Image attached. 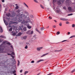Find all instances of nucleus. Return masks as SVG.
<instances>
[{"label":"nucleus","mask_w":75,"mask_h":75,"mask_svg":"<svg viewBox=\"0 0 75 75\" xmlns=\"http://www.w3.org/2000/svg\"><path fill=\"white\" fill-rule=\"evenodd\" d=\"M17 33H18L17 32H16L15 33V32L12 31L11 32V34L13 36L16 35V34H17Z\"/></svg>","instance_id":"obj_7"},{"label":"nucleus","mask_w":75,"mask_h":75,"mask_svg":"<svg viewBox=\"0 0 75 75\" xmlns=\"http://www.w3.org/2000/svg\"><path fill=\"white\" fill-rule=\"evenodd\" d=\"M56 13H59V12H60V10H57L56 11Z\"/></svg>","instance_id":"obj_30"},{"label":"nucleus","mask_w":75,"mask_h":75,"mask_svg":"<svg viewBox=\"0 0 75 75\" xmlns=\"http://www.w3.org/2000/svg\"><path fill=\"white\" fill-rule=\"evenodd\" d=\"M59 26H62V23H61V22H60V23H59Z\"/></svg>","instance_id":"obj_41"},{"label":"nucleus","mask_w":75,"mask_h":75,"mask_svg":"<svg viewBox=\"0 0 75 75\" xmlns=\"http://www.w3.org/2000/svg\"><path fill=\"white\" fill-rule=\"evenodd\" d=\"M28 71H26L25 72L24 74L25 75H26V74H28Z\"/></svg>","instance_id":"obj_26"},{"label":"nucleus","mask_w":75,"mask_h":75,"mask_svg":"<svg viewBox=\"0 0 75 75\" xmlns=\"http://www.w3.org/2000/svg\"><path fill=\"white\" fill-rule=\"evenodd\" d=\"M18 29L19 30H22V29H21V27H20V28H19L18 29V28H17V29L18 30Z\"/></svg>","instance_id":"obj_44"},{"label":"nucleus","mask_w":75,"mask_h":75,"mask_svg":"<svg viewBox=\"0 0 75 75\" xmlns=\"http://www.w3.org/2000/svg\"><path fill=\"white\" fill-rule=\"evenodd\" d=\"M14 75H16V74H15Z\"/></svg>","instance_id":"obj_64"},{"label":"nucleus","mask_w":75,"mask_h":75,"mask_svg":"<svg viewBox=\"0 0 75 75\" xmlns=\"http://www.w3.org/2000/svg\"><path fill=\"white\" fill-rule=\"evenodd\" d=\"M40 6L41 7V8H44V6H43L42 5H40Z\"/></svg>","instance_id":"obj_33"},{"label":"nucleus","mask_w":75,"mask_h":75,"mask_svg":"<svg viewBox=\"0 0 75 75\" xmlns=\"http://www.w3.org/2000/svg\"><path fill=\"white\" fill-rule=\"evenodd\" d=\"M25 49H27L28 48V47L27 45L25 47Z\"/></svg>","instance_id":"obj_45"},{"label":"nucleus","mask_w":75,"mask_h":75,"mask_svg":"<svg viewBox=\"0 0 75 75\" xmlns=\"http://www.w3.org/2000/svg\"><path fill=\"white\" fill-rule=\"evenodd\" d=\"M68 9L70 11H71V7H69L68 8Z\"/></svg>","instance_id":"obj_31"},{"label":"nucleus","mask_w":75,"mask_h":75,"mask_svg":"<svg viewBox=\"0 0 75 75\" xmlns=\"http://www.w3.org/2000/svg\"><path fill=\"white\" fill-rule=\"evenodd\" d=\"M19 22H21L22 24H24L25 25H27V23H28V21H24V20L23 19H20L18 20Z\"/></svg>","instance_id":"obj_3"},{"label":"nucleus","mask_w":75,"mask_h":75,"mask_svg":"<svg viewBox=\"0 0 75 75\" xmlns=\"http://www.w3.org/2000/svg\"><path fill=\"white\" fill-rule=\"evenodd\" d=\"M43 47H37V51H40L41 49H42V48Z\"/></svg>","instance_id":"obj_13"},{"label":"nucleus","mask_w":75,"mask_h":75,"mask_svg":"<svg viewBox=\"0 0 75 75\" xmlns=\"http://www.w3.org/2000/svg\"><path fill=\"white\" fill-rule=\"evenodd\" d=\"M35 30L36 31H38V32H39V33H41V32H40L38 30V28H35Z\"/></svg>","instance_id":"obj_25"},{"label":"nucleus","mask_w":75,"mask_h":75,"mask_svg":"<svg viewBox=\"0 0 75 75\" xmlns=\"http://www.w3.org/2000/svg\"><path fill=\"white\" fill-rule=\"evenodd\" d=\"M21 40H26V38H27V36H25L23 37H22L21 38Z\"/></svg>","instance_id":"obj_12"},{"label":"nucleus","mask_w":75,"mask_h":75,"mask_svg":"<svg viewBox=\"0 0 75 75\" xmlns=\"http://www.w3.org/2000/svg\"><path fill=\"white\" fill-rule=\"evenodd\" d=\"M12 28H11L9 30V31H12Z\"/></svg>","instance_id":"obj_39"},{"label":"nucleus","mask_w":75,"mask_h":75,"mask_svg":"<svg viewBox=\"0 0 75 75\" xmlns=\"http://www.w3.org/2000/svg\"><path fill=\"white\" fill-rule=\"evenodd\" d=\"M74 37H75V35H73L71 36L69 38H73Z\"/></svg>","instance_id":"obj_23"},{"label":"nucleus","mask_w":75,"mask_h":75,"mask_svg":"<svg viewBox=\"0 0 75 75\" xmlns=\"http://www.w3.org/2000/svg\"><path fill=\"white\" fill-rule=\"evenodd\" d=\"M23 30L25 31H26V30H27V28H26V27L24 28H23Z\"/></svg>","instance_id":"obj_28"},{"label":"nucleus","mask_w":75,"mask_h":75,"mask_svg":"<svg viewBox=\"0 0 75 75\" xmlns=\"http://www.w3.org/2000/svg\"><path fill=\"white\" fill-rule=\"evenodd\" d=\"M15 8L16 9V10H17V9H18V6H16V7H15Z\"/></svg>","instance_id":"obj_34"},{"label":"nucleus","mask_w":75,"mask_h":75,"mask_svg":"<svg viewBox=\"0 0 75 75\" xmlns=\"http://www.w3.org/2000/svg\"><path fill=\"white\" fill-rule=\"evenodd\" d=\"M63 8H64V9H65V10H66V7H63Z\"/></svg>","instance_id":"obj_55"},{"label":"nucleus","mask_w":75,"mask_h":75,"mask_svg":"<svg viewBox=\"0 0 75 75\" xmlns=\"http://www.w3.org/2000/svg\"><path fill=\"white\" fill-rule=\"evenodd\" d=\"M53 28H55V27H56V26H55V25H54L53 26Z\"/></svg>","instance_id":"obj_51"},{"label":"nucleus","mask_w":75,"mask_h":75,"mask_svg":"<svg viewBox=\"0 0 75 75\" xmlns=\"http://www.w3.org/2000/svg\"><path fill=\"white\" fill-rule=\"evenodd\" d=\"M44 61V59H41L38 60V61H37L36 62L37 63H38V62H41V61Z\"/></svg>","instance_id":"obj_15"},{"label":"nucleus","mask_w":75,"mask_h":75,"mask_svg":"<svg viewBox=\"0 0 75 75\" xmlns=\"http://www.w3.org/2000/svg\"><path fill=\"white\" fill-rule=\"evenodd\" d=\"M54 21L55 22V23H57V21L56 20H55Z\"/></svg>","instance_id":"obj_59"},{"label":"nucleus","mask_w":75,"mask_h":75,"mask_svg":"<svg viewBox=\"0 0 75 75\" xmlns=\"http://www.w3.org/2000/svg\"><path fill=\"white\" fill-rule=\"evenodd\" d=\"M24 13V14H21L20 15L19 18H18L19 19L20 18H26L27 17V16H28V13L26 11H24L23 12H21L22 14Z\"/></svg>","instance_id":"obj_1"},{"label":"nucleus","mask_w":75,"mask_h":75,"mask_svg":"<svg viewBox=\"0 0 75 75\" xmlns=\"http://www.w3.org/2000/svg\"><path fill=\"white\" fill-rule=\"evenodd\" d=\"M1 10V7H0V11Z\"/></svg>","instance_id":"obj_63"},{"label":"nucleus","mask_w":75,"mask_h":75,"mask_svg":"<svg viewBox=\"0 0 75 75\" xmlns=\"http://www.w3.org/2000/svg\"><path fill=\"white\" fill-rule=\"evenodd\" d=\"M49 28V26H48L47 28Z\"/></svg>","instance_id":"obj_62"},{"label":"nucleus","mask_w":75,"mask_h":75,"mask_svg":"<svg viewBox=\"0 0 75 75\" xmlns=\"http://www.w3.org/2000/svg\"><path fill=\"white\" fill-rule=\"evenodd\" d=\"M6 45H7V46H8V45H10V43H7Z\"/></svg>","instance_id":"obj_29"},{"label":"nucleus","mask_w":75,"mask_h":75,"mask_svg":"<svg viewBox=\"0 0 75 75\" xmlns=\"http://www.w3.org/2000/svg\"><path fill=\"white\" fill-rule=\"evenodd\" d=\"M20 11H20V10L19 9H18L16 11V13H17V14H18L19 18L20 17V16L21 14L20 13Z\"/></svg>","instance_id":"obj_10"},{"label":"nucleus","mask_w":75,"mask_h":75,"mask_svg":"<svg viewBox=\"0 0 75 75\" xmlns=\"http://www.w3.org/2000/svg\"><path fill=\"white\" fill-rule=\"evenodd\" d=\"M31 63H34V61L33 60H32L31 62Z\"/></svg>","instance_id":"obj_49"},{"label":"nucleus","mask_w":75,"mask_h":75,"mask_svg":"<svg viewBox=\"0 0 75 75\" xmlns=\"http://www.w3.org/2000/svg\"><path fill=\"white\" fill-rule=\"evenodd\" d=\"M4 47L3 46V45H1L0 46V52L1 53H3V49H4Z\"/></svg>","instance_id":"obj_4"},{"label":"nucleus","mask_w":75,"mask_h":75,"mask_svg":"<svg viewBox=\"0 0 75 75\" xmlns=\"http://www.w3.org/2000/svg\"><path fill=\"white\" fill-rule=\"evenodd\" d=\"M6 16H7V17H11V16H10V13H8L6 14Z\"/></svg>","instance_id":"obj_14"},{"label":"nucleus","mask_w":75,"mask_h":75,"mask_svg":"<svg viewBox=\"0 0 75 75\" xmlns=\"http://www.w3.org/2000/svg\"><path fill=\"white\" fill-rule=\"evenodd\" d=\"M2 2H4V0H2Z\"/></svg>","instance_id":"obj_57"},{"label":"nucleus","mask_w":75,"mask_h":75,"mask_svg":"<svg viewBox=\"0 0 75 75\" xmlns=\"http://www.w3.org/2000/svg\"><path fill=\"white\" fill-rule=\"evenodd\" d=\"M66 23L67 24H69V22L68 21H66Z\"/></svg>","instance_id":"obj_43"},{"label":"nucleus","mask_w":75,"mask_h":75,"mask_svg":"<svg viewBox=\"0 0 75 75\" xmlns=\"http://www.w3.org/2000/svg\"><path fill=\"white\" fill-rule=\"evenodd\" d=\"M26 44H27V45H28V44H29V43H26Z\"/></svg>","instance_id":"obj_61"},{"label":"nucleus","mask_w":75,"mask_h":75,"mask_svg":"<svg viewBox=\"0 0 75 75\" xmlns=\"http://www.w3.org/2000/svg\"><path fill=\"white\" fill-rule=\"evenodd\" d=\"M27 27L28 28H29V29H30L31 28V26H30V25H29V24H28Z\"/></svg>","instance_id":"obj_16"},{"label":"nucleus","mask_w":75,"mask_h":75,"mask_svg":"<svg viewBox=\"0 0 75 75\" xmlns=\"http://www.w3.org/2000/svg\"><path fill=\"white\" fill-rule=\"evenodd\" d=\"M30 17L31 18H34V16H33L32 15H31L30 16Z\"/></svg>","instance_id":"obj_37"},{"label":"nucleus","mask_w":75,"mask_h":75,"mask_svg":"<svg viewBox=\"0 0 75 75\" xmlns=\"http://www.w3.org/2000/svg\"><path fill=\"white\" fill-rule=\"evenodd\" d=\"M21 35H22V33H18L17 35V36H20Z\"/></svg>","instance_id":"obj_20"},{"label":"nucleus","mask_w":75,"mask_h":75,"mask_svg":"<svg viewBox=\"0 0 75 75\" xmlns=\"http://www.w3.org/2000/svg\"><path fill=\"white\" fill-rule=\"evenodd\" d=\"M7 54L8 55H11V57H12V58H14V56H13V55H15V53H14V52H12L11 54H10L9 53H8ZM11 54H12V55Z\"/></svg>","instance_id":"obj_8"},{"label":"nucleus","mask_w":75,"mask_h":75,"mask_svg":"<svg viewBox=\"0 0 75 75\" xmlns=\"http://www.w3.org/2000/svg\"><path fill=\"white\" fill-rule=\"evenodd\" d=\"M61 20L62 21H73L72 19L68 20L67 19H61Z\"/></svg>","instance_id":"obj_11"},{"label":"nucleus","mask_w":75,"mask_h":75,"mask_svg":"<svg viewBox=\"0 0 75 75\" xmlns=\"http://www.w3.org/2000/svg\"><path fill=\"white\" fill-rule=\"evenodd\" d=\"M11 47L12 49V51H13V46H11Z\"/></svg>","instance_id":"obj_50"},{"label":"nucleus","mask_w":75,"mask_h":75,"mask_svg":"<svg viewBox=\"0 0 75 75\" xmlns=\"http://www.w3.org/2000/svg\"><path fill=\"white\" fill-rule=\"evenodd\" d=\"M16 70L14 71H13V74H15V73H16Z\"/></svg>","instance_id":"obj_47"},{"label":"nucleus","mask_w":75,"mask_h":75,"mask_svg":"<svg viewBox=\"0 0 75 75\" xmlns=\"http://www.w3.org/2000/svg\"><path fill=\"white\" fill-rule=\"evenodd\" d=\"M2 40H1L0 39V42H2Z\"/></svg>","instance_id":"obj_60"},{"label":"nucleus","mask_w":75,"mask_h":75,"mask_svg":"<svg viewBox=\"0 0 75 75\" xmlns=\"http://www.w3.org/2000/svg\"><path fill=\"white\" fill-rule=\"evenodd\" d=\"M0 31L1 33H2V32L3 31V29H2V28L1 26H0Z\"/></svg>","instance_id":"obj_17"},{"label":"nucleus","mask_w":75,"mask_h":75,"mask_svg":"<svg viewBox=\"0 0 75 75\" xmlns=\"http://www.w3.org/2000/svg\"><path fill=\"white\" fill-rule=\"evenodd\" d=\"M18 64L17 65L18 66H19V65H20V62L18 60Z\"/></svg>","instance_id":"obj_46"},{"label":"nucleus","mask_w":75,"mask_h":75,"mask_svg":"<svg viewBox=\"0 0 75 75\" xmlns=\"http://www.w3.org/2000/svg\"><path fill=\"white\" fill-rule=\"evenodd\" d=\"M3 19H10V18H7L6 17H4V16H3Z\"/></svg>","instance_id":"obj_22"},{"label":"nucleus","mask_w":75,"mask_h":75,"mask_svg":"<svg viewBox=\"0 0 75 75\" xmlns=\"http://www.w3.org/2000/svg\"><path fill=\"white\" fill-rule=\"evenodd\" d=\"M22 71H23V70H21L20 71V72H21V73L22 72Z\"/></svg>","instance_id":"obj_56"},{"label":"nucleus","mask_w":75,"mask_h":75,"mask_svg":"<svg viewBox=\"0 0 75 75\" xmlns=\"http://www.w3.org/2000/svg\"><path fill=\"white\" fill-rule=\"evenodd\" d=\"M75 27V25L74 24H73L72 25V27L74 28Z\"/></svg>","instance_id":"obj_32"},{"label":"nucleus","mask_w":75,"mask_h":75,"mask_svg":"<svg viewBox=\"0 0 75 75\" xmlns=\"http://www.w3.org/2000/svg\"><path fill=\"white\" fill-rule=\"evenodd\" d=\"M44 29H45V28H41V31H42V30H44Z\"/></svg>","instance_id":"obj_40"},{"label":"nucleus","mask_w":75,"mask_h":75,"mask_svg":"<svg viewBox=\"0 0 75 75\" xmlns=\"http://www.w3.org/2000/svg\"><path fill=\"white\" fill-rule=\"evenodd\" d=\"M23 4H24V5L25 6H26V7L27 8H28V5H27V4H25V3L24 2Z\"/></svg>","instance_id":"obj_18"},{"label":"nucleus","mask_w":75,"mask_h":75,"mask_svg":"<svg viewBox=\"0 0 75 75\" xmlns=\"http://www.w3.org/2000/svg\"><path fill=\"white\" fill-rule=\"evenodd\" d=\"M4 23H5V25L7 26V25H8V23L9 22V21H7L6 20V19H4Z\"/></svg>","instance_id":"obj_9"},{"label":"nucleus","mask_w":75,"mask_h":75,"mask_svg":"<svg viewBox=\"0 0 75 75\" xmlns=\"http://www.w3.org/2000/svg\"><path fill=\"white\" fill-rule=\"evenodd\" d=\"M66 3L67 6H69L70 3H71V1L70 0H67L66 1Z\"/></svg>","instance_id":"obj_6"},{"label":"nucleus","mask_w":75,"mask_h":75,"mask_svg":"<svg viewBox=\"0 0 75 75\" xmlns=\"http://www.w3.org/2000/svg\"><path fill=\"white\" fill-rule=\"evenodd\" d=\"M47 54H48V53H47L45 54H44L41 56V57H44V56H45V55H47Z\"/></svg>","instance_id":"obj_19"},{"label":"nucleus","mask_w":75,"mask_h":75,"mask_svg":"<svg viewBox=\"0 0 75 75\" xmlns=\"http://www.w3.org/2000/svg\"><path fill=\"white\" fill-rule=\"evenodd\" d=\"M12 24H13V22L12 21H10L9 22V25H11Z\"/></svg>","instance_id":"obj_24"},{"label":"nucleus","mask_w":75,"mask_h":75,"mask_svg":"<svg viewBox=\"0 0 75 75\" xmlns=\"http://www.w3.org/2000/svg\"><path fill=\"white\" fill-rule=\"evenodd\" d=\"M34 33L33 30H29L28 32H26V33L29 35H30V34H33Z\"/></svg>","instance_id":"obj_5"},{"label":"nucleus","mask_w":75,"mask_h":75,"mask_svg":"<svg viewBox=\"0 0 75 75\" xmlns=\"http://www.w3.org/2000/svg\"><path fill=\"white\" fill-rule=\"evenodd\" d=\"M31 42H32V43H34V40H31Z\"/></svg>","instance_id":"obj_35"},{"label":"nucleus","mask_w":75,"mask_h":75,"mask_svg":"<svg viewBox=\"0 0 75 75\" xmlns=\"http://www.w3.org/2000/svg\"><path fill=\"white\" fill-rule=\"evenodd\" d=\"M34 1L35 2V3H38V1H37V0H34Z\"/></svg>","instance_id":"obj_48"},{"label":"nucleus","mask_w":75,"mask_h":75,"mask_svg":"<svg viewBox=\"0 0 75 75\" xmlns=\"http://www.w3.org/2000/svg\"><path fill=\"white\" fill-rule=\"evenodd\" d=\"M49 18H50V19H52V18H51V17H50V16H49Z\"/></svg>","instance_id":"obj_58"},{"label":"nucleus","mask_w":75,"mask_h":75,"mask_svg":"<svg viewBox=\"0 0 75 75\" xmlns=\"http://www.w3.org/2000/svg\"><path fill=\"white\" fill-rule=\"evenodd\" d=\"M59 34H60V33L59 32V31H58L57 32V35H58Z\"/></svg>","instance_id":"obj_42"},{"label":"nucleus","mask_w":75,"mask_h":75,"mask_svg":"<svg viewBox=\"0 0 75 75\" xmlns=\"http://www.w3.org/2000/svg\"><path fill=\"white\" fill-rule=\"evenodd\" d=\"M67 41V40H64L62 41V42H65V41Z\"/></svg>","instance_id":"obj_38"},{"label":"nucleus","mask_w":75,"mask_h":75,"mask_svg":"<svg viewBox=\"0 0 75 75\" xmlns=\"http://www.w3.org/2000/svg\"><path fill=\"white\" fill-rule=\"evenodd\" d=\"M57 3L59 5L61 4L62 3H63L65 1L64 0H57ZM57 1V0H53V3H55Z\"/></svg>","instance_id":"obj_2"},{"label":"nucleus","mask_w":75,"mask_h":75,"mask_svg":"<svg viewBox=\"0 0 75 75\" xmlns=\"http://www.w3.org/2000/svg\"><path fill=\"white\" fill-rule=\"evenodd\" d=\"M11 27V26L10 25H9L7 27V28H8V27Z\"/></svg>","instance_id":"obj_52"},{"label":"nucleus","mask_w":75,"mask_h":75,"mask_svg":"<svg viewBox=\"0 0 75 75\" xmlns=\"http://www.w3.org/2000/svg\"><path fill=\"white\" fill-rule=\"evenodd\" d=\"M71 34V33L70 32H68V35H69Z\"/></svg>","instance_id":"obj_53"},{"label":"nucleus","mask_w":75,"mask_h":75,"mask_svg":"<svg viewBox=\"0 0 75 75\" xmlns=\"http://www.w3.org/2000/svg\"><path fill=\"white\" fill-rule=\"evenodd\" d=\"M0 38H6V37L3 36V35H1L0 36Z\"/></svg>","instance_id":"obj_21"},{"label":"nucleus","mask_w":75,"mask_h":75,"mask_svg":"<svg viewBox=\"0 0 75 75\" xmlns=\"http://www.w3.org/2000/svg\"><path fill=\"white\" fill-rule=\"evenodd\" d=\"M62 49H61L59 50H55L54 52H59V51H62Z\"/></svg>","instance_id":"obj_27"},{"label":"nucleus","mask_w":75,"mask_h":75,"mask_svg":"<svg viewBox=\"0 0 75 75\" xmlns=\"http://www.w3.org/2000/svg\"><path fill=\"white\" fill-rule=\"evenodd\" d=\"M6 42H7V41H6L4 42H3V44H4L5 43H6Z\"/></svg>","instance_id":"obj_54"},{"label":"nucleus","mask_w":75,"mask_h":75,"mask_svg":"<svg viewBox=\"0 0 75 75\" xmlns=\"http://www.w3.org/2000/svg\"><path fill=\"white\" fill-rule=\"evenodd\" d=\"M73 15V14H72V13H70V14H68V16H72Z\"/></svg>","instance_id":"obj_36"}]
</instances>
